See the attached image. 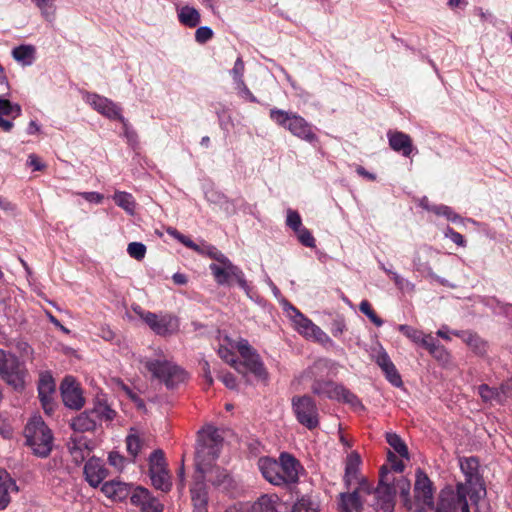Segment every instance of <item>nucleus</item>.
<instances>
[{"mask_svg":"<svg viewBox=\"0 0 512 512\" xmlns=\"http://www.w3.org/2000/svg\"><path fill=\"white\" fill-rule=\"evenodd\" d=\"M222 445L216 428L207 425L198 432L195 452V474L191 487L194 512H207L208 492L205 481L222 490L232 487V478L226 470L215 466Z\"/></svg>","mask_w":512,"mask_h":512,"instance_id":"obj_1","label":"nucleus"},{"mask_svg":"<svg viewBox=\"0 0 512 512\" xmlns=\"http://www.w3.org/2000/svg\"><path fill=\"white\" fill-rule=\"evenodd\" d=\"M459 466L465 476V482H459L456 490L445 488L439 495L435 512H470L469 496L476 512H489L485 501L486 489L479 475V462L475 457L460 458Z\"/></svg>","mask_w":512,"mask_h":512,"instance_id":"obj_2","label":"nucleus"},{"mask_svg":"<svg viewBox=\"0 0 512 512\" xmlns=\"http://www.w3.org/2000/svg\"><path fill=\"white\" fill-rule=\"evenodd\" d=\"M218 354L239 373L248 371L260 380H267L268 372L260 356L246 339L233 340L227 335L221 337Z\"/></svg>","mask_w":512,"mask_h":512,"instance_id":"obj_3","label":"nucleus"},{"mask_svg":"<svg viewBox=\"0 0 512 512\" xmlns=\"http://www.w3.org/2000/svg\"><path fill=\"white\" fill-rule=\"evenodd\" d=\"M201 254L214 260V262L209 265V269L217 284L231 285L232 281H236L239 287L249 296L250 288L244 278V273L221 251L212 245H202Z\"/></svg>","mask_w":512,"mask_h":512,"instance_id":"obj_4","label":"nucleus"},{"mask_svg":"<svg viewBox=\"0 0 512 512\" xmlns=\"http://www.w3.org/2000/svg\"><path fill=\"white\" fill-rule=\"evenodd\" d=\"M404 459H399L395 453L388 451L387 461L388 465H384L381 468L380 482L378 487L374 491V498L376 502V512H393L394 511V495L396 488L391 485V478L389 476L390 471L401 473L404 471L405 465Z\"/></svg>","mask_w":512,"mask_h":512,"instance_id":"obj_5","label":"nucleus"},{"mask_svg":"<svg viewBox=\"0 0 512 512\" xmlns=\"http://www.w3.org/2000/svg\"><path fill=\"white\" fill-rule=\"evenodd\" d=\"M397 488L410 512H435L432 484L427 475L421 470L416 472L415 501L413 503H410L408 499L410 491V482L408 480L400 478L397 482Z\"/></svg>","mask_w":512,"mask_h":512,"instance_id":"obj_6","label":"nucleus"},{"mask_svg":"<svg viewBox=\"0 0 512 512\" xmlns=\"http://www.w3.org/2000/svg\"><path fill=\"white\" fill-rule=\"evenodd\" d=\"M24 435L27 445L38 457H47L53 446V435L43 419L35 415L28 421Z\"/></svg>","mask_w":512,"mask_h":512,"instance_id":"obj_7","label":"nucleus"},{"mask_svg":"<svg viewBox=\"0 0 512 512\" xmlns=\"http://www.w3.org/2000/svg\"><path fill=\"white\" fill-rule=\"evenodd\" d=\"M284 311L292 322L293 328L307 340L321 344L324 347H332L334 342L329 335L308 317L288 302L284 303Z\"/></svg>","mask_w":512,"mask_h":512,"instance_id":"obj_8","label":"nucleus"},{"mask_svg":"<svg viewBox=\"0 0 512 512\" xmlns=\"http://www.w3.org/2000/svg\"><path fill=\"white\" fill-rule=\"evenodd\" d=\"M141 364L154 378L164 382L169 388L177 386L186 379V373L179 366L167 361L163 355H158L157 358L145 357L141 360Z\"/></svg>","mask_w":512,"mask_h":512,"instance_id":"obj_9","label":"nucleus"},{"mask_svg":"<svg viewBox=\"0 0 512 512\" xmlns=\"http://www.w3.org/2000/svg\"><path fill=\"white\" fill-rule=\"evenodd\" d=\"M0 377L14 390L22 391L27 384L28 370L16 355L0 349Z\"/></svg>","mask_w":512,"mask_h":512,"instance_id":"obj_10","label":"nucleus"},{"mask_svg":"<svg viewBox=\"0 0 512 512\" xmlns=\"http://www.w3.org/2000/svg\"><path fill=\"white\" fill-rule=\"evenodd\" d=\"M270 118L292 135L312 143L317 140L312 126L300 115L281 109H271Z\"/></svg>","mask_w":512,"mask_h":512,"instance_id":"obj_11","label":"nucleus"},{"mask_svg":"<svg viewBox=\"0 0 512 512\" xmlns=\"http://www.w3.org/2000/svg\"><path fill=\"white\" fill-rule=\"evenodd\" d=\"M115 411L108 404L97 401L92 409L86 410L75 417L71 422L74 432L93 431L103 421H112Z\"/></svg>","mask_w":512,"mask_h":512,"instance_id":"obj_12","label":"nucleus"},{"mask_svg":"<svg viewBox=\"0 0 512 512\" xmlns=\"http://www.w3.org/2000/svg\"><path fill=\"white\" fill-rule=\"evenodd\" d=\"M312 392L318 396H324L331 400L344 402L354 410L363 409L359 398L342 384L332 381H316L311 387Z\"/></svg>","mask_w":512,"mask_h":512,"instance_id":"obj_13","label":"nucleus"},{"mask_svg":"<svg viewBox=\"0 0 512 512\" xmlns=\"http://www.w3.org/2000/svg\"><path fill=\"white\" fill-rule=\"evenodd\" d=\"M133 311L157 335L168 336L179 330V321L173 315L155 314L143 310L140 306L133 307Z\"/></svg>","mask_w":512,"mask_h":512,"instance_id":"obj_14","label":"nucleus"},{"mask_svg":"<svg viewBox=\"0 0 512 512\" xmlns=\"http://www.w3.org/2000/svg\"><path fill=\"white\" fill-rule=\"evenodd\" d=\"M292 411L297 421L309 430L319 425V412L315 401L307 396H294L291 400Z\"/></svg>","mask_w":512,"mask_h":512,"instance_id":"obj_15","label":"nucleus"},{"mask_svg":"<svg viewBox=\"0 0 512 512\" xmlns=\"http://www.w3.org/2000/svg\"><path fill=\"white\" fill-rule=\"evenodd\" d=\"M84 101L89 104L95 111L110 120H119L124 122L121 114V108L111 99L96 93L86 92L83 96Z\"/></svg>","mask_w":512,"mask_h":512,"instance_id":"obj_16","label":"nucleus"},{"mask_svg":"<svg viewBox=\"0 0 512 512\" xmlns=\"http://www.w3.org/2000/svg\"><path fill=\"white\" fill-rule=\"evenodd\" d=\"M371 494V488L367 481L359 483L353 492L341 493L339 496V512H360L365 496Z\"/></svg>","mask_w":512,"mask_h":512,"instance_id":"obj_17","label":"nucleus"},{"mask_svg":"<svg viewBox=\"0 0 512 512\" xmlns=\"http://www.w3.org/2000/svg\"><path fill=\"white\" fill-rule=\"evenodd\" d=\"M60 390L65 406L71 409H80L84 405L82 391L73 377H65L61 383Z\"/></svg>","mask_w":512,"mask_h":512,"instance_id":"obj_18","label":"nucleus"},{"mask_svg":"<svg viewBox=\"0 0 512 512\" xmlns=\"http://www.w3.org/2000/svg\"><path fill=\"white\" fill-rule=\"evenodd\" d=\"M39 398L44 411L50 414L54 410V395L56 384L49 373H42L38 383Z\"/></svg>","mask_w":512,"mask_h":512,"instance_id":"obj_19","label":"nucleus"},{"mask_svg":"<svg viewBox=\"0 0 512 512\" xmlns=\"http://www.w3.org/2000/svg\"><path fill=\"white\" fill-rule=\"evenodd\" d=\"M21 112L20 105L0 98V128L5 132L11 131L14 126L13 120L19 117Z\"/></svg>","mask_w":512,"mask_h":512,"instance_id":"obj_20","label":"nucleus"},{"mask_svg":"<svg viewBox=\"0 0 512 512\" xmlns=\"http://www.w3.org/2000/svg\"><path fill=\"white\" fill-rule=\"evenodd\" d=\"M84 474L87 482L92 487H97L107 477L108 472L100 459L91 458L84 466Z\"/></svg>","mask_w":512,"mask_h":512,"instance_id":"obj_21","label":"nucleus"},{"mask_svg":"<svg viewBox=\"0 0 512 512\" xmlns=\"http://www.w3.org/2000/svg\"><path fill=\"white\" fill-rule=\"evenodd\" d=\"M92 446V442L87 437L79 434V432H74L69 444V450L76 462H82L89 456Z\"/></svg>","mask_w":512,"mask_h":512,"instance_id":"obj_22","label":"nucleus"},{"mask_svg":"<svg viewBox=\"0 0 512 512\" xmlns=\"http://www.w3.org/2000/svg\"><path fill=\"white\" fill-rule=\"evenodd\" d=\"M361 465V457L360 455L353 451L348 454L345 462V475L344 481L347 487H351L356 484L359 486V483L362 481H366L359 477V467Z\"/></svg>","mask_w":512,"mask_h":512,"instance_id":"obj_23","label":"nucleus"},{"mask_svg":"<svg viewBox=\"0 0 512 512\" xmlns=\"http://www.w3.org/2000/svg\"><path fill=\"white\" fill-rule=\"evenodd\" d=\"M258 467L263 477L273 485H283L279 463L271 458L263 457L258 460Z\"/></svg>","mask_w":512,"mask_h":512,"instance_id":"obj_24","label":"nucleus"},{"mask_svg":"<svg viewBox=\"0 0 512 512\" xmlns=\"http://www.w3.org/2000/svg\"><path fill=\"white\" fill-rule=\"evenodd\" d=\"M101 491L112 501H123L130 495L131 487L128 483L119 480H111L102 485Z\"/></svg>","mask_w":512,"mask_h":512,"instance_id":"obj_25","label":"nucleus"},{"mask_svg":"<svg viewBox=\"0 0 512 512\" xmlns=\"http://www.w3.org/2000/svg\"><path fill=\"white\" fill-rule=\"evenodd\" d=\"M279 466L281 467V477L283 478V484L293 483L298 480L299 475V463L298 461L287 453H282L279 458Z\"/></svg>","mask_w":512,"mask_h":512,"instance_id":"obj_26","label":"nucleus"},{"mask_svg":"<svg viewBox=\"0 0 512 512\" xmlns=\"http://www.w3.org/2000/svg\"><path fill=\"white\" fill-rule=\"evenodd\" d=\"M387 137L391 149L402 153L403 156H410L413 144L409 135L400 131H388Z\"/></svg>","mask_w":512,"mask_h":512,"instance_id":"obj_27","label":"nucleus"},{"mask_svg":"<svg viewBox=\"0 0 512 512\" xmlns=\"http://www.w3.org/2000/svg\"><path fill=\"white\" fill-rule=\"evenodd\" d=\"M511 388L510 384L502 385L500 389L491 388L486 384H482L478 387V394L482 401L494 405L495 403H502Z\"/></svg>","mask_w":512,"mask_h":512,"instance_id":"obj_28","label":"nucleus"},{"mask_svg":"<svg viewBox=\"0 0 512 512\" xmlns=\"http://www.w3.org/2000/svg\"><path fill=\"white\" fill-rule=\"evenodd\" d=\"M18 487L10 474L0 469V509H5L11 501V493H16Z\"/></svg>","mask_w":512,"mask_h":512,"instance_id":"obj_29","label":"nucleus"},{"mask_svg":"<svg viewBox=\"0 0 512 512\" xmlns=\"http://www.w3.org/2000/svg\"><path fill=\"white\" fill-rule=\"evenodd\" d=\"M278 496L276 494H265L250 505V512H277Z\"/></svg>","mask_w":512,"mask_h":512,"instance_id":"obj_30","label":"nucleus"},{"mask_svg":"<svg viewBox=\"0 0 512 512\" xmlns=\"http://www.w3.org/2000/svg\"><path fill=\"white\" fill-rule=\"evenodd\" d=\"M179 22L187 27H196L201 20L200 13L195 8L185 5L177 8Z\"/></svg>","mask_w":512,"mask_h":512,"instance_id":"obj_31","label":"nucleus"},{"mask_svg":"<svg viewBox=\"0 0 512 512\" xmlns=\"http://www.w3.org/2000/svg\"><path fill=\"white\" fill-rule=\"evenodd\" d=\"M398 330L403 333V335H405L411 342L423 347H426L432 337L431 334H425L423 331L409 325H399Z\"/></svg>","mask_w":512,"mask_h":512,"instance_id":"obj_32","label":"nucleus"},{"mask_svg":"<svg viewBox=\"0 0 512 512\" xmlns=\"http://www.w3.org/2000/svg\"><path fill=\"white\" fill-rule=\"evenodd\" d=\"M35 52L32 45H20L12 50V57L22 66H30L35 60Z\"/></svg>","mask_w":512,"mask_h":512,"instance_id":"obj_33","label":"nucleus"},{"mask_svg":"<svg viewBox=\"0 0 512 512\" xmlns=\"http://www.w3.org/2000/svg\"><path fill=\"white\" fill-rule=\"evenodd\" d=\"M114 203L123 209L126 213L133 215L135 213L137 203L131 193L125 191H115L112 196Z\"/></svg>","mask_w":512,"mask_h":512,"instance_id":"obj_34","label":"nucleus"},{"mask_svg":"<svg viewBox=\"0 0 512 512\" xmlns=\"http://www.w3.org/2000/svg\"><path fill=\"white\" fill-rule=\"evenodd\" d=\"M386 441L394 450L393 453L398 454L400 458L405 459L406 461L410 460L408 447L399 435L393 432H388L386 433Z\"/></svg>","mask_w":512,"mask_h":512,"instance_id":"obj_35","label":"nucleus"},{"mask_svg":"<svg viewBox=\"0 0 512 512\" xmlns=\"http://www.w3.org/2000/svg\"><path fill=\"white\" fill-rule=\"evenodd\" d=\"M150 478L153 486L163 492H167L171 489L172 483L168 469H161L159 472H150Z\"/></svg>","mask_w":512,"mask_h":512,"instance_id":"obj_36","label":"nucleus"},{"mask_svg":"<svg viewBox=\"0 0 512 512\" xmlns=\"http://www.w3.org/2000/svg\"><path fill=\"white\" fill-rule=\"evenodd\" d=\"M371 358L377 363L381 370L389 368L393 365L388 353L380 343L371 348Z\"/></svg>","mask_w":512,"mask_h":512,"instance_id":"obj_37","label":"nucleus"},{"mask_svg":"<svg viewBox=\"0 0 512 512\" xmlns=\"http://www.w3.org/2000/svg\"><path fill=\"white\" fill-rule=\"evenodd\" d=\"M40 10L42 17L52 22L55 19L57 7L54 0H32Z\"/></svg>","mask_w":512,"mask_h":512,"instance_id":"obj_38","label":"nucleus"},{"mask_svg":"<svg viewBox=\"0 0 512 512\" xmlns=\"http://www.w3.org/2000/svg\"><path fill=\"white\" fill-rule=\"evenodd\" d=\"M453 335L459 337L462 339L463 342H465L468 346L471 348L481 351L482 346L484 345L482 340L474 333L470 331H454Z\"/></svg>","mask_w":512,"mask_h":512,"instance_id":"obj_39","label":"nucleus"},{"mask_svg":"<svg viewBox=\"0 0 512 512\" xmlns=\"http://www.w3.org/2000/svg\"><path fill=\"white\" fill-rule=\"evenodd\" d=\"M319 505L309 497H302L293 506L292 512H318Z\"/></svg>","mask_w":512,"mask_h":512,"instance_id":"obj_40","label":"nucleus"},{"mask_svg":"<svg viewBox=\"0 0 512 512\" xmlns=\"http://www.w3.org/2000/svg\"><path fill=\"white\" fill-rule=\"evenodd\" d=\"M126 447L128 453L136 457L142 448V440L136 431L131 430V433L126 438Z\"/></svg>","mask_w":512,"mask_h":512,"instance_id":"obj_41","label":"nucleus"},{"mask_svg":"<svg viewBox=\"0 0 512 512\" xmlns=\"http://www.w3.org/2000/svg\"><path fill=\"white\" fill-rule=\"evenodd\" d=\"M299 242L307 247H315V239L311 232L305 226H292Z\"/></svg>","mask_w":512,"mask_h":512,"instance_id":"obj_42","label":"nucleus"},{"mask_svg":"<svg viewBox=\"0 0 512 512\" xmlns=\"http://www.w3.org/2000/svg\"><path fill=\"white\" fill-rule=\"evenodd\" d=\"M163 468H167L164 454L161 450H156L149 458V472H159Z\"/></svg>","mask_w":512,"mask_h":512,"instance_id":"obj_43","label":"nucleus"},{"mask_svg":"<svg viewBox=\"0 0 512 512\" xmlns=\"http://www.w3.org/2000/svg\"><path fill=\"white\" fill-rule=\"evenodd\" d=\"M425 348L433 357H435L438 360L445 361L448 359V352L445 350L443 346L436 343L432 337Z\"/></svg>","mask_w":512,"mask_h":512,"instance_id":"obj_44","label":"nucleus"},{"mask_svg":"<svg viewBox=\"0 0 512 512\" xmlns=\"http://www.w3.org/2000/svg\"><path fill=\"white\" fill-rule=\"evenodd\" d=\"M359 310L365 314L371 322H373L377 327L383 325V320L376 315L374 310L372 309L370 303L367 300H362L359 305Z\"/></svg>","mask_w":512,"mask_h":512,"instance_id":"obj_45","label":"nucleus"},{"mask_svg":"<svg viewBox=\"0 0 512 512\" xmlns=\"http://www.w3.org/2000/svg\"><path fill=\"white\" fill-rule=\"evenodd\" d=\"M150 493L147 489L137 487L131 495V503L141 508L145 504V501L149 500Z\"/></svg>","mask_w":512,"mask_h":512,"instance_id":"obj_46","label":"nucleus"},{"mask_svg":"<svg viewBox=\"0 0 512 512\" xmlns=\"http://www.w3.org/2000/svg\"><path fill=\"white\" fill-rule=\"evenodd\" d=\"M130 257L136 260H142L146 254V246L140 242H131L127 247Z\"/></svg>","mask_w":512,"mask_h":512,"instance_id":"obj_47","label":"nucleus"},{"mask_svg":"<svg viewBox=\"0 0 512 512\" xmlns=\"http://www.w3.org/2000/svg\"><path fill=\"white\" fill-rule=\"evenodd\" d=\"M168 232L174 236L175 238H177L180 242H182L185 246L187 247H190L192 249H194L195 251L199 252L201 254V248H202V245H207L206 243H201V244H195L193 241H191L189 238H187L186 236L180 234L176 229L174 228H169L168 229Z\"/></svg>","mask_w":512,"mask_h":512,"instance_id":"obj_48","label":"nucleus"},{"mask_svg":"<svg viewBox=\"0 0 512 512\" xmlns=\"http://www.w3.org/2000/svg\"><path fill=\"white\" fill-rule=\"evenodd\" d=\"M386 376V379L394 386L400 387L402 385V379L398 373L395 365H391L389 368L382 370Z\"/></svg>","mask_w":512,"mask_h":512,"instance_id":"obj_49","label":"nucleus"},{"mask_svg":"<svg viewBox=\"0 0 512 512\" xmlns=\"http://www.w3.org/2000/svg\"><path fill=\"white\" fill-rule=\"evenodd\" d=\"M233 79L236 85H243V73H244V63L241 58H238L235 61L234 67L231 71Z\"/></svg>","mask_w":512,"mask_h":512,"instance_id":"obj_50","label":"nucleus"},{"mask_svg":"<svg viewBox=\"0 0 512 512\" xmlns=\"http://www.w3.org/2000/svg\"><path fill=\"white\" fill-rule=\"evenodd\" d=\"M142 512H163V505L153 496L150 495L149 500L140 508Z\"/></svg>","mask_w":512,"mask_h":512,"instance_id":"obj_51","label":"nucleus"},{"mask_svg":"<svg viewBox=\"0 0 512 512\" xmlns=\"http://www.w3.org/2000/svg\"><path fill=\"white\" fill-rule=\"evenodd\" d=\"M213 37V31L207 26L199 27L195 32V39L198 43H205Z\"/></svg>","mask_w":512,"mask_h":512,"instance_id":"obj_52","label":"nucleus"},{"mask_svg":"<svg viewBox=\"0 0 512 512\" xmlns=\"http://www.w3.org/2000/svg\"><path fill=\"white\" fill-rule=\"evenodd\" d=\"M109 464L115 467L118 471H121L126 463L125 458L118 452H110L108 456Z\"/></svg>","mask_w":512,"mask_h":512,"instance_id":"obj_53","label":"nucleus"},{"mask_svg":"<svg viewBox=\"0 0 512 512\" xmlns=\"http://www.w3.org/2000/svg\"><path fill=\"white\" fill-rule=\"evenodd\" d=\"M76 195L81 196L84 198L87 202L93 203V204H101L104 200V195L98 192H79L76 193Z\"/></svg>","mask_w":512,"mask_h":512,"instance_id":"obj_54","label":"nucleus"},{"mask_svg":"<svg viewBox=\"0 0 512 512\" xmlns=\"http://www.w3.org/2000/svg\"><path fill=\"white\" fill-rule=\"evenodd\" d=\"M444 235L446 238L450 239L456 245L462 246V247L465 246V239H464L463 235L454 231L453 229L448 227L446 229V231L444 232Z\"/></svg>","mask_w":512,"mask_h":512,"instance_id":"obj_55","label":"nucleus"},{"mask_svg":"<svg viewBox=\"0 0 512 512\" xmlns=\"http://www.w3.org/2000/svg\"><path fill=\"white\" fill-rule=\"evenodd\" d=\"M27 163L34 171H41L45 168V165L41 162L40 158L35 154H31L28 156Z\"/></svg>","mask_w":512,"mask_h":512,"instance_id":"obj_56","label":"nucleus"},{"mask_svg":"<svg viewBox=\"0 0 512 512\" xmlns=\"http://www.w3.org/2000/svg\"><path fill=\"white\" fill-rule=\"evenodd\" d=\"M346 330V325L343 320H336L332 323L331 332L333 336L338 337Z\"/></svg>","mask_w":512,"mask_h":512,"instance_id":"obj_57","label":"nucleus"},{"mask_svg":"<svg viewBox=\"0 0 512 512\" xmlns=\"http://www.w3.org/2000/svg\"><path fill=\"white\" fill-rule=\"evenodd\" d=\"M220 380L223 382V384L229 388V389H235L236 388V378L231 373H226L220 376Z\"/></svg>","mask_w":512,"mask_h":512,"instance_id":"obj_58","label":"nucleus"},{"mask_svg":"<svg viewBox=\"0 0 512 512\" xmlns=\"http://www.w3.org/2000/svg\"><path fill=\"white\" fill-rule=\"evenodd\" d=\"M225 512H250L249 503H237L228 507Z\"/></svg>","mask_w":512,"mask_h":512,"instance_id":"obj_59","label":"nucleus"},{"mask_svg":"<svg viewBox=\"0 0 512 512\" xmlns=\"http://www.w3.org/2000/svg\"><path fill=\"white\" fill-rule=\"evenodd\" d=\"M286 224H301L300 215L295 211L289 210L287 213Z\"/></svg>","mask_w":512,"mask_h":512,"instance_id":"obj_60","label":"nucleus"},{"mask_svg":"<svg viewBox=\"0 0 512 512\" xmlns=\"http://www.w3.org/2000/svg\"><path fill=\"white\" fill-rule=\"evenodd\" d=\"M454 331H450L447 326H443L437 331V335L445 340H450V335L453 334Z\"/></svg>","mask_w":512,"mask_h":512,"instance_id":"obj_61","label":"nucleus"},{"mask_svg":"<svg viewBox=\"0 0 512 512\" xmlns=\"http://www.w3.org/2000/svg\"><path fill=\"white\" fill-rule=\"evenodd\" d=\"M356 172H357L359 175H361V176H363V177H365V178H367V179H369V180H371V181H374V180L376 179L375 174H373V173H370V172L366 171L362 166H358V167L356 168Z\"/></svg>","mask_w":512,"mask_h":512,"instance_id":"obj_62","label":"nucleus"},{"mask_svg":"<svg viewBox=\"0 0 512 512\" xmlns=\"http://www.w3.org/2000/svg\"><path fill=\"white\" fill-rule=\"evenodd\" d=\"M172 279L177 285H185L187 283V277L182 273L173 274Z\"/></svg>","mask_w":512,"mask_h":512,"instance_id":"obj_63","label":"nucleus"},{"mask_svg":"<svg viewBox=\"0 0 512 512\" xmlns=\"http://www.w3.org/2000/svg\"><path fill=\"white\" fill-rule=\"evenodd\" d=\"M438 214H443V215H446L447 216V220L448 221H456V216L452 217V212L450 211V209L448 207H440L437 211Z\"/></svg>","mask_w":512,"mask_h":512,"instance_id":"obj_64","label":"nucleus"}]
</instances>
